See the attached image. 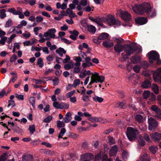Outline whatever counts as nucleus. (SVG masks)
<instances>
[{"mask_svg":"<svg viewBox=\"0 0 161 161\" xmlns=\"http://www.w3.org/2000/svg\"><path fill=\"white\" fill-rule=\"evenodd\" d=\"M132 8L135 12L139 14H142L146 12L148 17L150 18L154 17L156 14L155 9L151 10L150 4L148 3L144 2L141 4H135L132 6Z\"/></svg>","mask_w":161,"mask_h":161,"instance_id":"obj_1","label":"nucleus"},{"mask_svg":"<svg viewBox=\"0 0 161 161\" xmlns=\"http://www.w3.org/2000/svg\"><path fill=\"white\" fill-rule=\"evenodd\" d=\"M91 75L92 76L91 77V81L88 84L89 86H91L94 83H102L104 81L105 78L103 76L99 75V73L97 72L91 73V72L89 70H85L83 72H81L79 76L80 78L83 79L86 76L89 75Z\"/></svg>","mask_w":161,"mask_h":161,"instance_id":"obj_2","label":"nucleus"},{"mask_svg":"<svg viewBox=\"0 0 161 161\" xmlns=\"http://www.w3.org/2000/svg\"><path fill=\"white\" fill-rule=\"evenodd\" d=\"M138 48L139 50V52H141L142 49L138 48L136 43H134L125 45L124 47V50L128 55H130L133 54Z\"/></svg>","mask_w":161,"mask_h":161,"instance_id":"obj_3","label":"nucleus"},{"mask_svg":"<svg viewBox=\"0 0 161 161\" xmlns=\"http://www.w3.org/2000/svg\"><path fill=\"white\" fill-rule=\"evenodd\" d=\"M104 22H106L110 25H116L119 26L120 25V22L118 19H116L114 16L111 15H108L106 18H104Z\"/></svg>","mask_w":161,"mask_h":161,"instance_id":"obj_4","label":"nucleus"},{"mask_svg":"<svg viewBox=\"0 0 161 161\" xmlns=\"http://www.w3.org/2000/svg\"><path fill=\"white\" fill-rule=\"evenodd\" d=\"M137 131L132 127H130L127 130L126 135L129 140L130 141H133L136 138V134Z\"/></svg>","mask_w":161,"mask_h":161,"instance_id":"obj_5","label":"nucleus"},{"mask_svg":"<svg viewBox=\"0 0 161 161\" xmlns=\"http://www.w3.org/2000/svg\"><path fill=\"white\" fill-rule=\"evenodd\" d=\"M148 122L149 124V130L151 131L154 130L158 125V123L157 121L151 117L148 118Z\"/></svg>","mask_w":161,"mask_h":161,"instance_id":"obj_6","label":"nucleus"},{"mask_svg":"<svg viewBox=\"0 0 161 161\" xmlns=\"http://www.w3.org/2000/svg\"><path fill=\"white\" fill-rule=\"evenodd\" d=\"M148 58L149 60V62L153 63V61L158 60L159 58V54L156 52L152 51L148 53Z\"/></svg>","mask_w":161,"mask_h":161,"instance_id":"obj_7","label":"nucleus"},{"mask_svg":"<svg viewBox=\"0 0 161 161\" xmlns=\"http://www.w3.org/2000/svg\"><path fill=\"white\" fill-rule=\"evenodd\" d=\"M117 40V42L118 44L115 45L114 46V50L117 52L120 53L121 52L124 48L123 46L119 43H122L123 40L121 39H116Z\"/></svg>","mask_w":161,"mask_h":161,"instance_id":"obj_8","label":"nucleus"},{"mask_svg":"<svg viewBox=\"0 0 161 161\" xmlns=\"http://www.w3.org/2000/svg\"><path fill=\"white\" fill-rule=\"evenodd\" d=\"M56 31L55 28L50 29L44 33V36L46 37L49 36L51 38H54L55 37V33Z\"/></svg>","mask_w":161,"mask_h":161,"instance_id":"obj_9","label":"nucleus"},{"mask_svg":"<svg viewBox=\"0 0 161 161\" xmlns=\"http://www.w3.org/2000/svg\"><path fill=\"white\" fill-rule=\"evenodd\" d=\"M153 79L155 82L161 83V69H158L153 74Z\"/></svg>","mask_w":161,"mask_h":161,"instance_id":"obj_10","label":"nucleus"},{"mask_svg":"<svg viewBox=\"0 0 161 161\" xmlns=\"http://www.w3.org/2000/svg\"><path fill=\"white\" fill-rule=\"evenodd\" d=\"M151 108L153 111L155 112V116L159 118L161 117V110L155 105H153L151 107Z\"/></svg>","mask_w":161,"mask_h":161,"instance_id":"obj_11","label":"nucleus"},{"mask_svg":"<svg viewBox=\"0 0 161 161\" xmlns=\"http://www.w3.org/2000/svg\"><path fill=\"white\" fill-rule=\"evenodd\" d=\"M150 136L152 139L155 142L158 141L161 139V134L158 132L151 133Z\"/></svg>","mask_w":161,"mask_h":161,"instance_id":"obj_12","label":"nucleus"},{"mask_svg":"<svg viewBox=\"0 0 161 161\" xmlns=\"http://www.w3.org/2000/svg\"><path fill=\"white\" fill-rule=\"evenodd\" d=\"M135 22L136 23L141 25L146 24L147 22V20L146 18L139 17L136 18Z\"/></svg>","mask_w":161,"mask_h":161,"instance_id":"obj_13","label":"nucleus"},{"mask_svg":"<svg viewBox=\"0 0 161 161\" xmlns=\"http://www.w3.org/2000/svg\"><path fill=\"white\" fill-rule=\"evenodd\" d=\"M94 158L93 156L90 153H86L85 154L82 155L81 156V158L90 161Z\"/></svg>","mask_w":161,"mask_h":161,"instance_id":"obj_14","label":"nucleus"},{"mask_svg":"<svg viewBox=\"0 0 161 161\" xmlns=\"http://www.w3.org/2000/svg\"><path fill=\"white\" fill-rule=\"evenodd\" d=\"M122 19L125 21H129L130 19V15L126 11H125L121 13Z\"/></svg>","mask_w":161,"mask_h":161,"instance_id":"obj_15","label":"nucleus"},{"mask_svg":"<svg viewBox=\"0 0 161 161\" xmlns=\"http://www.w3.org/2000/svg\"><path fill=\"white\" fill-rule=\"evenodd\" d=\"M118 151V147L117 145L113 147L109 151V154L110 156H112L115 155Z\"/></svg>","mask_w":161,"mask_h":161,"instance_id":"obj_16","label":"nucleus"},{"mask_svg":"<svg viewBox=\"0 0 161 161\" xmlns=\"http://www.w3.org/2000/svg\"><path fill=\"white\" fill-rule=\"evenodd\" d=\"M140 57L137 55L135 56H132L130 58L131 62L134 64H136L139 62L141 60Z\"/></svg>","mask_w":161,"mask_h":161,"instance_id":"obj_17","label":"nucleus"},{"mask_svg":"<svg viewBox=\"0 0 161 161\" xmlns=\"http://www.w3.org/2000/svg\"><path fill=\"white\" fill-rule=\"evenodd\" d=\"M56 53L58 54L60 57H63V54H65L66 51L63 48L60 47L57 49L55 51Z\"/></svg>","mask_w":161,"mask_h":161,"instance_id":"obj_18","label":"nucleus"},{"mask_svg":"<svg viewBox=\"0 0 161 161\" xmlns=\"http://www.w3.org/2000/svg\"><path fill=\"white\" fill-rule=\"evenodd\" d=\"M74 66V63L72 61H70L64 65V68L66 70H69L73 68Z\"/></svg>","mask_w":161,"mask_h":161,"instance_id":"obj_19","label":"nucleus"},{"mask_svg":"<svg viewBox=\"0 0 161 161\" xmlns=\"http://www.w3.org/2000/svg\"><path fill=\"white\" fill-rule=\"evenodd\" d=\"M108 37V35L106 33H103L100 34L98 37V39L99 40H103L107 39Z\"/></svg>","mask_w":161,"mask_h":161,"instance_id":"obj_20","label":"nucleus"},{"mask_svg":"<svg viewBox=\"0 0 161 161\" xmlns=\"http://www.w3.org/2000/svg\"><path fill=\"white\" fill-rule=\"evenodd\" d=\"M33 160V157L31 155H27L22 157L23 161H32Z\"/></svg>","mask_w":161,"mask_h":161,"instance_id":"obj_21","label":"nucleus"},{"mask_svg":"<svg viewBox=\"0 0 161 161\" xmlns=\"http://www.w3.org/2000/svg\"><path fill=\"white\" fill-rule=\"evenodd\" d=\"M103 45L104 47L108 48L112 47L114 44L112 42L105 41L103 42Z\"/></svg>","mask_w":161,"mask_h":161,"instance_id":"obj_22","label":"nucleus"},{"mask_svg":"<svg viewBox=\"0 0 161 161\" xmlns=\"http://www.w3.org/2000/svg\"><path fill=\"white\" fill-rule=\"evenodd\" d=\"M89 121L93 123L97 122L100 121L101 119L100 118L91 117L88 118Z\"/></svg>","mask_w":161,"mask_h":161,"instance_id":"obj_23","label":"nucleus"},{"mask_svg":"<svg viewBox=\"0 0 161 161\" xmlns=\"http://www.w3.org/2000/svg\"><path fill=\"white\" fill-rule=\"evenodd\" d=\"M140 160L141 161H150V159L148 155L147 154H144L141 157Z\"/></svg>","mask_w":161,"mask_h":161,"instance_id":"obj_24","label":"nucleus"},{"mask_svg":"<svg viewBox=\"0 0 161 161\" xmlns=\"http://www.w3.org/2000/svg\"><path fill=\"white\" fill-rule=\"evenodd\" d=\"M88 30L90 33L94 34L96 32V29L95 27L92 25H89L87 26Z\"/></svg>","mask_w":161,"mask_h":161,"instance_id":"obj_25","label":"nucleus"},{"mask_svg":"<svg viewBox=\"0 0 161 161\" xmlns=\"http://www.w3.org/2000/svg\"><path fill=\"white\" fill-rule=\"evenodd\" d=\"M135 118V119L140 123L142 122L144 120L143 116L141 114H136Z\"/></svg>","mask_w":161,"mask_h":161,"instance_id":"obj_26","label":"nucleus"},{"mask_svg":"<svg viewBox=\"0 0 161 161\" xmlns=\"http://www.w3.org/2000/svg\"><path fill=\"white\" fill-rule=\"evenodd\" d=\"M142 87L144 88H147L151 86L150 81L148 80H146L142 84Z\"/></svg>","mask_w":161,"mask_h":161,"instance_id":"obj_27","label":"nucleus"},{"mask_svg":"<svg viewBox=\"0 0 161 161\" xmlns=\"http://www.w3.org/2000/svg\"><path fill=\"white\" fill-rule=\"evenodd\" d=\"M152 89L155 94H157L158 93L159 89L157 85L155 84H153L152 86Z\"/></svg>","mask_w":161,"mask_h":161,"instance_id":"obj_28","label":"nucleus"},{"mask_svg":"<svg viewBox=\"0 0 161 161\" xmlns=\"http://www.w3.org/2000/svg\"><path fill=\"white\" fill-rule=\"evenodd\" d=\"M149 150L153 153H155L158 151V148L155 146H152L149 147Z\"/></svg>","mask_w":161,"mask_h":161,"instance_id":"obj_29","label":"nucleus"},{"mask_svg":"<svg viewBox=\"0 0 161 161\" xmlns=\"http://www.w3.org/2000/svg\"><path fill=\"white\" fill-rule=\"evenodd\" d=\"M60 109H68L69 107V105L67 103H60Z\"/></svg>","mask_w":161,"mask_h":161,"instance_id":"obj_30","label":"nucleus"},{"mask_svg":"<svg viewBox=\"0 0 161 161\" xmlns=\"http://www.w3.org/2000/svg\"><path fill=\"white\" fill-rule=\"evenodd\" d=\"M93 101L96 102H98L100 103H102L103 100V99L102 97L97 96H95L93 97Z\"/></svg>","mask_w":161,"mask_h":161,"instance_id":"obj_31","label":"nucleus"},{"mask_svg":"<svg viewBox=\"0 0 161 161\" xmlns=\"http://www.w3.org/2000/svg\"><path fill=\"white\" fill-rule=\"evenodd\" d=\"M66 131L65 129L64 128H62L61 129L60 131L58 136V138L60 139L62 138V136L64 135Z\"/></svg>","mask_w":161,"mask_h":161,"instance_id":"obj_32","label":"nucleus"},{"mask_svg":"<svg viewBox=\"0 0 161 161\" xmlns=\"http://www.w3.org/2000/svg\"><path fill=\"white\" fill-rule=\"evenodd\" d=\"M103 20L104 17H102L101 18H95L94 22L97 23L98 25H102L101 24V22H103Z\"/></svg>","mask_w":161,"mask_h":161,"instance_id":"obj_33","label":"nucleus"},{"mask_svg":"<svg viewBox=\"0 0 161 161\" xmlns=\"http://www.w3.org/2000/svg\"><path fill=\"white\" fill-rule=\"evenodd\" d=\"M8 158V156L7 153H3L0 157V161H5Z\"/></svg>","mask_w":161,"mask_h":161,"instance_id":"obj_34","label":"nucleus"},{"mask_svg":"<svg viewBox=\"0 0 161 161\" xmlns=\"http://www.w3.org/2000/svg\"><path fill=\"white\" fill-rule=\"evenodd\" d=\"M8 11L14 15H18L19 14V10L17 11L14 8H11L8 9Z\"/></svg>","mask_w":161,"mask_h":161,"instance_id":"obj_35","label":"nucleus"},{"mask_svg":"<svg viewBox=\"0 0 161 161\" xmlns=\"http://www.w3.org/2000/svg\"><path fill=\"white\" fill-rule=\"evenodd\" d=\"M65 122L64 121H61L60 120L57 121V126L58 128H62L65 125Z\"/></svg>","mask_w":161,"mask_h":161,"instance_id":"obj_36","label":"nucleus"},{"mask_svg":"<svg viewBox=\"0 0 161 161\" xmlns=\"http://www.w3.org/2000/svg\"><path fill=\"white\" fill-rule=\"evenodd\" d=\"M29 130L31 134H33L36 131L35 125H30L29 126Z\"/></svg>","mask_w":161,"mask_h":161,"instance_id":"obj_37","label":"nucleus"},{"mask_svg":"<svg viewBox=\"0 0 161 161\" xmlns=\"http://www.w3.org/2000/svg\"><path fill=\"white\" fill-rule=\"evenodd\" d=\"M144 139L147 142H151V140L150 139L149 135L146 133H144L143 135Z\"/></svg>","mask_w":161,"mask_h":161,"instance_id":"obj_38","label":"nucleus"},{"mask_svg":"<svg viewBox=\"0 0 161 161\" xmlns=\"http://www.w3.org/2000/svg\"><path fill=\"white\" fill-rule=\"evenodd\" d=\"M151 95V93L148 91H144L143 94L144 98L146 99L149 97Z\"/></svg>","mask_w":161,"mask_h":161,"instance_id":"obj_39","label":"nucleus"},{"mask_svg":"<svg viewBox=\"0 0 161 161\" xmlns=\"http://www.w3.org/2000/svg\"><path fill=\"white\" fill-rule=\"evenodd\" d=\"M141 66L138 65H135L133 67V70L136 73H138L141 69Z\"/></svg>","mask_w":161,"mask_h":161,"instance_id":"obj_40","label":"nucleus"},{"mask_svg":"<svg viewBox=\"0 0 161 161\" xmlns=\"http://www.w3.org/2000/svg\"><path fill=\"white\" fill-rule=\"evenodd\" d=\"M79 4L83 7H85L88 4V3L87 0H81Z\"/></svg>","mask_w":161,"mask_h":161,"instance_id":"obj_41","label":"nucleus"},{"mask_svg":"<svg viewBox=\"0 0 161 161\" xmlns=\"http://www.w3.org/2000/svg\"><path fill=\"white\" fill-rule=\"evenodd\" d=\"M37 64L39 65V67L42 68L44 65L43 60L41 58H39L38 59Z\"/></svg>","mask_w":161,"mask_h":161,"instance_id":"obj_42","label":"nucleus"},{"mask_svg":"<svg viewBox=\"0 0 161 161\" xmlns=\"http://www.w3.org/2000/svg\"><path fill=\"white\" fill-rule=\"evenodd\" d=\"M8 104L7 106L8 108L11 107L13 108L15 105L14 101L13 100H10L8 101Z\"/></svg>","mask_w":161,"mask_h":161,"instance_id":"obj_43","label":"nucleus"},{"mask_svg":"<svg viewBox=\"0 0 161 161\" xmlns=\"http://www.w3.org/2000/svg\"><path fill=\"white\" fill-rule=\"evenodd\" d=\"M68 136L69 137H70L73 139H76L78 137H79V135L75 133H69Z\"/></svg>","mask_w":161,"mask_h":161,"instance_id":"obj_44","label":"nucleus"},{"mask_svg":"<svg viewBox=\"0 0 161 161\" xmlns=\"http://www.w3.org/2000/svg\"><path fill=\"white\" fill-rule=\"evenodd\" d=\"M13 130L17 133H20L23 132V130L17 126H15Z\"/></svg>","mask_w":161,"mask_h":161,"instance_id":"obj_45","label":"nucleus"},{"mask_svg":"<svg viewBox=\"0 0 161 161\" xmlns=\"http://www.w3.org/2000/svg\"><path fill=\"white\" fill-rule=\"evenodd\" d=\"M80 80L79 79H76L74 80L72 86L74 87H75L77 86L80 84Z\"/></svg>","mask_w":161,"mask_h":161,"instance_id":"obj_46","label":"nucleus"},{"mask_svg":"<svg viewBox=\"0 0 161 161\" xmlns=\"http://www.w3.org/2000/svg\"><path fill=\"white\" fill-rule=\"evenodd\" d=\"M90 96L87 95H84L81 97L82 100L85 102H87L90 101Z\"/></svg>","mask_w":161,"mask_h":161,"instance_id":"obj_47","label":"nucleus"},{"mask_svg":"<svg viewBox=\"0 0 161 161\" xmlns=\"http://www.w3.org/2000/svg\"><path fill=\"white\" fill-rule=\"evenodd\" d=\"M81 70L80 68L78 66H75L73 69V71L75 73L78 74L80 72Z\"/></svg>","mask_w":161,"mask_h":161,"instance_id":"obj_48","label":"nucleus"},{"mask_svg":"<svg viewBox=\"0 0 161 161\" xmlns=\"http://www.w3.org/2000/svg\"><path fill=\"white\" fill-rule=\"evenodd\" d=\"M52 119V116H48L45 118L43 121L45 123H49Z\"/></svg>","mask_w":161,"mask_h":161,"instance_id":"obj_49","label":"nucleus"},{"mask_svg":"<svg viewBox=\"0 0 161 161\" xmlns=\"http://www.w3.org/2000/svg\"><path fill=\"white\" fill-rule=\"evenodd\" d=\"M29 100L30 103L31 104L33 107H34L35 105V99L33 97H31L29 98Z\"/></svg>","mask_w":161,"mask_h":161,"instance_id":"obj_50","label":"nucleus"},{"mask_svg":"<svg viewBox=\"0 0 161 161\" xmlns=\"http://www.w3.org/2000/svg\"><path fill=\"white\" fill-rule=\"evenodd\" d=\"M102 161H113L111 159H108V156L106 154H104L102 157Z\"/></svg>","mask_w":161,"mask_h":161,"instance_id":"obj_51","label":"nucleus"},{"mask_svg":"<svg viewBox=\"0 0 161 161\" xmlns=\"http://www.w3.org/2000/svg\"><path fill=\"white\" fill-rule=\"evenodd\" d=\"M72 117H69L65 116L63 118V121L65 123H67L70 122L72 119Z\"/></svg>","mask_w":161,"mask_h":161,"instance_id":"obj_52","label":"nucleus"},{"mask_svg":"<svg viewBox=\"0 0 161 161\" xmlns=\"http://www.w3.org/2000/svg\"><path fill=\"white\" fill-rule=\"evenodd\" d=\"M139 144L142 146H143L145 144L146 142L142 138L139 137V139L138 140Z\"/></svg>","mask_w":161,"mask_h":161,"instance_id":"obj_53","label":"nucleus"},{"mask_svg":"<svg viewBox=\"0 0 161 161\" xmlns=\"http://www.w3.org/2000/svg\"><path fill=\"white\" fill-rule=\"evenodd\" d=\"M13 25L12 21L11 19H8L6 23L5 26L6 27H8Z\"/></svg>","mask_w":161,"mask_h":161,"instance_id":"obj_54","label":"nucleus"},{"mask_svg":"<svg viewBox=\"0 0 161 161\" xmlns=\"http://www.w3.org/2000/svg\"><path fill=\"white\" fill-rule=\"evenodd\" d=\"M53 105L55 108L60 109V103L59 104L57 102H55L53 103Z\"/></svg>","mask_w":161,"mask_h":161,"instance_id":"obj_55","label":"nucleus"},{"mask_svg":"<svg viewBox=\"0 0 161 161\" xmlns=\"http://www.w3.org/2000/svg\"><path fill=\"white\" fill-rule=\"evenodd\" d=\"M7 40V37L5 36L2 37L1 40H0V45H4L5 43V41Z\"/></svg>","mask_w":161,"mask_h":161,"instance_id":"obj_56","label":"nucleus"},{"mask_svg":"<svg viewBox=\"0 0 161 161\" xmlns=\"http://www.w3.org/2000/svg\"><path fill=\"white\" fill-rule=\"evenodd\" d=\"M128 155V152L125 150L123 151L122 153V156L124 159L126 158Z\"/></svg>","mask_w":161,"mask_h":161,"instance_id":"obj_57","label":"nucleus"},{"mask_svg":"<svg viewBox=\"0 0 161 161\" xmlns=\"http://www.w3.org/2000/svg\"><path fill=\"white\" fill-rule=\"evenodd\" d=\"M134 76V77H135V79L136 80H138L140 79V75H136L135 74L131 75H130V76L128 77V79L130 80L131 77Z\"/></svg>","mask_w":161,"mask_h":161,"instance_id":"obj_58","label":"nucleus"},{"mask_svg":"<svg viewBox=\"0 0 161 161\" xmlns=\"http://www.w3.org/2000/svg\"><path fill=\"white\" fill-rule=\"evenodd\" d=\"M125 102H121L118 103L117 104V107H118L120 108H123V107L125 105Z\"/></svg>","mask_w":161,"mask_h":161,"instance_id":"obj_59","label":"nucleus"},{"mask_svg":"<svg viewBox=\"0 0 161 161\" xmlns=\"http://www.w3.org/2000/svg\"><path fill=\"white\" fill-rule=\"evenodd\" d=\"M86 7L83 8V10L87 12H90L91 11L92 8L89 5H87Z\"/></svg>","mask_w":161,"mask_h":161,"instance_id":"obj_60","label":"nucleus"},{"mask_svg":"<svg viewBox=\"0 0 161 161\" xmlns=\"http://www.w3.org/2000/svg\"><path fill=\"white\" fill-rule=\"evenodd\" d=\"M70 60V58L69 56L68 55H66V58L63 60V62L64 63H68Z\"/></svg>","mask_w":161,"mask_h":161,"instance_id":"obj_61","label":"nucleus"},{"mask_svg":"<svg viewBox=\"0 0 161 161\" xmlns=\"http://www.w3.org/2000/svg\"><path fill=\"white\" fill-rule=\"evenodd\" d=\"M77 130L79 132H81L83 131H86L87 129L85 127H79L77 128Z\"/></svg>","mask_w":161,"mask_h":161,"instance_id":"obj_62","label":"nucleus"},{"mask_svg":"<svg viewBox=\"0 0 161 161\" xmlns=\"http://www.w3.org/2000/svg\"><path fill=\"white\" fill-rule=\"evenodd\" d=\"M5 12V10L3 9L0 13V17L1 19H3L6 17V14Z\"/></svg>","mask_w":161,"mask_h":161,"instance_id":"obj_63","label":"nucleus"},{"mask_svg":"<svg viewBox=\"0 0 161 161\" xmlns=\"http://www.w3.org/2000/svg\"><path fill=\"white\" fill-rule=\"evenodd\" d=\"M148 65L146 61H142L141 64V66L145 68L147 67Z\"/></svg>","mask_w":161,"mask_h":161,"instance_id":"obj_64","label":"nucleus"}]
</instances>
